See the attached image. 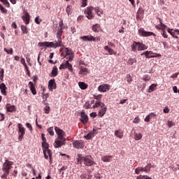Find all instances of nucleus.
Masks as SVG:
<instances>
[{
  "mask_svg": "<svg viewBox=\"0 0 179 179\" xmlns=\"http://www.w3.org/2000/svg\"><path fill=\"white\" fill-rule=\"evenodd\" d=\"M62 33H64V22L62 20L59 22V28L56 34L57 41L54 42H40L38 45L40 47H48L52 48H57V47H64L62 43Z\"/></svg>",
  "mask_w": 179,
  "mask_h": 179,
  "instance_id": "f257e3e1",
  "label": "nucleus"
},
{
  "mask_svg": "<svg viewBox=\"0 0 179 179\" xmlns=\"http://www.w3.org/2000/svg\"><path fill=\"white\" fill-rule=\"evenodd\" d=\"M76 160L77 164H82V163H83L85 166H93V164H96L94 161H93V157H92L91 155L83 157L82 155L78 154Z\"/></svg>",
  "mask_w": 179,
  "mask_h": 179,
  "instance_id": "f03ea898",
  "label": "nucleus"
},
{
  "mask_svg": "<svg viewBox=\"0 0 179 179\" xmlns=\"http://www.w3.org/2000/svg\"><path fill=\"white\" fill-rule=\"evenodd\" d=\"M92 108L99 109L98 116L101 117H104V115L107 113V106H106V104L101 101L96 102L95 104L93 105Z\"/></svg>",
  "mask_w": 179,
  "mask_h": 179,
  "instance_id": "7ed1b4c3",
  "label": "nucleus"
},
{
  "mask_svg": "<svg viewBox=\"0 0 179 179\" xmlns=\"http://www.w3.org/2000/svg\"><path fill=\"white\" fill-rule=\"evenodd\" d=\"M153 166H152L151 163L148 164L145 166H138L135 169L136 174H139L141 171L144 173H150V169H152Z\"/></svg>",
  "mask_w": 179,
  "mask_h": 179,
  "instance_id": "20e7f679",
  "label": "nucleus"
},
{
  "mask_svg": "<svg viewBox=\"0 0 179 179\" xmlns=\"http://www.w3.org/2000/svg\"><path fill=\"white\" fill-rule=\"evenodd\" d=\"M13 166V162H10L8 159L5 160V162L3 164L2 170L6 174H9L10 169Z\"/></svg>",
  "mask_w": 179,
  "mask_h": 179,
  "instance_id": "39448f33",
  "label": "nucleus"
},
{
  "mask_svg": "<svg viewBox=\"0 0 179 179\" xmlns=\"http://www.w3.org/2000/svg\"><path fill=\"white\" fill-rule=\"evenodd\" d=\"M17 128L19 129L18 131V141L21 142V141L23 139V137L24 135H26V129L23 127V124L18 123L17 124Z\"/></svg>",
  "mask_w": 179,
  "mask_h": 179,
  "instance_id": "423d86ee",
  "label": "nucleus"
},
{
  "mask_svg": "<svg viewBox=\"0 0 179 179\" xmlns=\"http://www.w3.org/2000/svg\"><path fill=\"white\" fill-rule=\"evenodd\" d=\"M55 132L56 134H57V138L60 141H66V138H65V131H64V130L59 129V127H55Z\"/></svg>",
  "mask_w": 179,
  "mask_h": 179,
  "instance_id": "0eeeda50",
  "label": "nucleus"
},
{
  "mask_svg": "<svg viewBox=\"0 0 179 179\" xmlns=\"http://www.w3.org/2000/svg\"><path fill=\"white\" fill-rule=\"evenodd\" d=\"M111 89V85L108 84H102L98 87L99 92L101 93H106Z\"/></svg>",
  "mask_w": 179,
  "mask_h": 179,
  "instance_id": "6e6552de",
  "label": "nucleus"
},
{
  "mask_svg": "<svg viewBox=\"0 0 179 179\" xmlns=\"http://www.w3.org/2000/svg\"><path fill=\"white\" fill-rule=\"evenodd\" d=\"M138 33L143 37H149L150 36H154V37H156V34L155 33L152 31H146L143 28H140L138 29Z\"/></svg>",
  "mask_w": 179,
  "mask_h": 179,
  "instance_id": "1a4fd4ad",
  "label": "nucleus"
},
{
  "mask_svg": "<svg viewBox=\"0 0 179 179\" xmlns=\"http://www.w3.org/2000/svg\"><path fill=\"white\" fill-rule=\"evenodd\" d=\"M42 148H43V155H44V157L45 159H48V155H47V153H48L49 152H51L50 149H48V148H50V145L48 144V143L45 142V143H42Z\"/></svg>",
  "mask_w": 179,
  "mask_h": 179,
  "instance_id": "9d476101",
  "label": "nucleus"
},
{
  "mask_svg": "<svg viewBox=\"0 0 179 179\" xmlns=\"http://www.w3.org/2000/svg\"><path fill=\"white\" fill-rule=\"evenodd\" d=\"M93 6H89L87 8V9L85 10V13L86 15V17L89 20H92L94 17V15H93Z\"/></svg>",
  "mask_w": 179,
  "mask_h": 179,
  "instance_id": "9b49d317",
  "label": "nucleus"
},
{
  "mask_svg": "<svg viewBox=\"0 0 179 179\" xmlns=\"http://www.w3.org/2000/svg\"><path fill=\"white\" fill-rule=\"evenodd\" d=\"M73 146L76 149H83L85 148V143L83 141H74L73 142Z\"/></svg>",
  "mask_w": 179,
  "mask_h": 179,
  "instance_id": "f8f14e48",
  "label": "nucleus"
},
{
  "mask_svg": "<svg viewBox=\"0 0 179 179\" xmlns=\"http://www.w3.org/2000/svg\"><path fill=\"white\" fill-rule=\"evenodd\" d=\"M80 121L83 122V124H87V122L89 121V117L83 110L80 113Z\"/></svg>",
  "mask_w": 179,
  "mask_h": 179,
  "instance_id": "ddd939ff",
  "label": "nucleus"
},
{
  "mask_svg": "<svg viewBox=\"0 0 179 179\" xmlns=\"http://www.w3.org/2000/svg\"><path fill=\"white\" fill-rule=\"evenodd\" d=\"M48 89L50 92H52V90L57 89V83H55V79L50 80L48 82Z\"/></svg>",
  "mask_w": 179,
  "mask_h": 179,
  "instance_id": "4468645a",
  "label": "nucleus"
},
{
  "mask_svg": "<svg viewBox=\"0 0 179 179\" xmlns=\"http://www.w3.org/2000/svg\"><path fill=\"white\" fill-rule=\"evenodd\" d=\"M145 14V10L142 8H138L136 19V20H142L143 19V15Z\"/></svg>",
  "mask_w": 179,
  "mask_h": 179,
  "instance_id": "2eb2a0df",
  "label": "nucleus"
},
{
  "mask_svg": "<svg viewBox=\"0 0 179 179\" xmlns=\"http://www.w3.org/2000/svg\"><path fill=\"white\" fill-rule=\"evenodd\" d=\"M22 19L23 22H24L25 24H29V23H30V14H29L27 11L24 12Z\"/></svg>",
  "mask_w": 179,
  "mask_h": 179,
  "instance_id": "dca6fc26",
  "label": "nucleus"
},
{
  "mask_svg": "<svg viewBox=\"0 0 179 179\" xmlns=\"http://www.w3.org/2000/svg\"><path fill=\"white\" fill-rule=\"evenodd\" d=\"M80 38L83 41H96V38L93 37V36H80Z\"/></svg>",
  "mask_w": 179,
  "mask_h": 179,
  "instance_id": "f3484780",
  "label": "nucleus"
},
{
  "mask_svg": "<svg viewBox=\"0 0 179 179\" xmlns=\"http://www.w3.org/2000/svg\"><path fill=\"white\" fill-rule=\"evenodd\" d=\"M6 110L8 113H13L14 111H16V106L14 105L7 103L6 106Z\"/></svg>",
  "mask_w": 179,
  "mask_h": 179,
  "instance_id": "a211bd4d",
  "label": "nucleus"
},
{
  "mask_svg": "<svg viewBox=\"0 0 179 179\" xmlns=\"http://www.w3.org/2000/svg\"><path fill=\"white\" fill-rule=\"evenodd\" d=\"M66 143V140H56L55 148H61V146H64Z\"/></svg>",
  "mask_w": 179,
  "mask_h": 179,
  "instance_id": "6ab92c4d",
  "label": "nucleus"
},
{
  "mask_svg": "<svg viewBox=\"0 0 179 179\" xmlns=\"http://www.w3.org/2000/svg\"><path fill=\"white\" fill-rule=\"evenodd\" d=\"M115 136L119 138V139H122L124 138V131L121 129H117L115 131Z\"/></svg>",
  "mask_w": 179,
  "mask_h": 179,
  "instance_id": "aec40b11",
  "label": "nucleus"
},
{
  "mask_svg": "<svg viewBox=\"0 0 179 179\" xmlns=\"http://www.w3.org/2000/svg\"><path fill=\"white\" fill-rule=\"evenodd\" d=\"M94 131L96 130L94 129L92 131H90L87 135L84 136V138L87 139V141H90V139L94 138V134H96Z\"/></svg>",
  "mask_w": 179,
  "mask_h": 179,
  "instance_id": "412c9836",
  "label": "nucleus"
},
{
  "mask_svg": "<svg viewBox=\"0 0 179 179\" xmlns=\"http://www.w3.org/2000/svg\"><path fill=\"white\" fill-rule=\"evenodd\" d=\"M155 117H157V115L155 113H150L148 115L145 117L144 121L145 122H150V120H152V118H155Z\"/></svg>",
  "mask_w": 179,
  "mask_h": 179,
  "instance_id": "4be33fe9",
  "label": "nucleus"
},
{
  "mask_svg": "<svg viewBox=\"0 0 179 179\" xmlns=\"http://www.w3.org/2000/svg\"><path fill=\"white\" fill-rule=\"evenodd\" d=\"M103 50H105V51H107L109 55H115V54H117V52L114 51V50L111 49L110 47L108 45L105 46L103 48Z\"/></svg>",
  "mask_w": 179,
  "mask_h": 179,
  "instance_id": "5701e85b",
  "label": "nucleus"
},
{
  "mask_svg": "<svg viewBox=\"0 0 179 179\" xmlns=\"http://www.w3.org/2000/svg\"><path fill=\"white\" fill-rule=\"evenodd\" d=\"M29 85L32 94L34 95L37 94V91H36V87H34V84L33 83V82L30 81L29 83Z\"/></svg>",
  "mask_w": 179,
  "mask_h": 179,
  "instance_id": "b1692460",
  "label": "nucleus"
},
{
  "mask_svg": "<svg viewBox=\"0 0 179 179\" xmlns=\"http://www.w3.org/2000/svg\"><path fill=\"white\" fill-rule=\"evenodd\" d=\"M6 89L7 87L5 83H2L1 84H0V90L3 96H6Z\"/></svg>",
  "mask_w": 179,
  "mask_h": 179,
  "instance_id": "393cba45",
  "label": "nucleus"
},
{
  "mask_svg": "<svg viewBox=\"0 0 179 179\" xmlns=\"http://www.w3.org/2000/svg\"><path fill=\"white\" fill-rule=\"evenodd\" d=\"M145 50H148L146 45L143 44V43L138 42V51H143Z\"/></svg>",
  "mask_w": 179,
  "mask_h": 179,
  "instance_id": "a878e982",
  "label": "nucleus"
},
{
  "mask_svg": "<svg viewBox=\"0 0 179 179\" xmlns=\"http://www.w3.org/2000/svg\"><path fill=\"white\" fill-rule=\"evenodd\" d=\"M51 75L54 78H55V76H57L58 75V68H57L56 66H55L52 68V72H51Z\"/></svg>",
  "mask_w": 179,
  "mask_h": 179,
  "instance_id": "bb28decb",
  "label": "nucleus"
},
{
  "mask_svg": "<svg viewBox=\"0 0 179 179\" xmlns=\"http://www.w3.org/2000/svg\"><path fill=\"white\" fill-rule=\"evenodd\" d=\"M142 136H143L142 134L136 133V131L134 132V138L135 139V141H141Z\"/></svg>",
  "mask_w": 179,
  "mask_h": 179,
  "instance_id": "cd10ccee",
  "label": "nucleus"
},
{
  "mask_svg": "<svg viewBox=\"0 0 179 179\" xmlns=\"http://www.w3.org/2000/svg\"><path fill=\"white\" fill-rule=\"evenodd\" d=\"M78 86L80 88L82 89V90H86V88L87 87V84L85 83L84 82H79Z\"/></svg>",
  "mask_w": 179,
  "mask_h": 179,
  "instance_id": "c85d7f7f",
  "label": "nucleus"
},
{
  "mask_svg": "<svg viewBox=\"0 0 179 179\" xmlns=\"http://www.w3.org/2000/svg\"><path fill=\"white\" fill-rule=\"evenodd\" d=\"M131 50L132 51H134V52H136L137 51V48H138V42L136 41H134L133 44L131 45Z\"/></svg>",
  "mask_w": 179,
  "mask_h": 179,
  "instance_id": "c756f323",
  "label": "nucleus"
},
{
  "mask_svg": "<svg viewBox=\"0 0 179 179\" xmlns=\"http://www.w3.org/2000/svg\"><path fill=\"white\" fill-rule=\"evenodd\" d=\"M86 73H87V69L81 66L80 69V71H79V74L80 75H86Z\"/></svg>",
  "mask_w": 179,
  "mask_h": 179,
  "instance_id": "7c9ffc66",
  "label": "nucleus"
},
{
  "mask_svg": "<svg viewBox=\"0 0 179 179\" xmlns=\"http://www.w3.org/2000/svg\"><path fill=\"white\" fill-rule=\"evenodd\" d=\"M92 30H93V31H95V32L100 31V24H96L95 25H93L92 26Z\"/></svg>",
  "mask_w": 179,
  "mask_h": 179,
  "instance_id": "2f4dec72",
  "label": "nucleus"
},
{
  "mask_svg": "<svg viewBox=\"0 0 179 179\" xmlns=\"http://www.w3.org/2000/svg\"><path fill=\"white\" fill-rule=\"evenodd\" d=\"M148 54H155V53H153L152 51H145V52L141 53V55H145V58L150 59V57L148 56Z\"/></svg>",
  "mask_w": 179,
  "mask_h": 179,
  "instance_id": "473e14b6",
  "label": "nucleus"
},
{
  "mask_svg": "<svg viewBox=\"0 0 179 179\" xmlns=\"http://www.w3.org/2000/svg\"><path fill=\"white\" fill-rule=\"evenodd\" d=\"M21 30L23 34H27L29 33V31H27V27L26 25H22Z\"/></svg>",
  "mask_w": 179,
  "mask_h": 179,
  "instance_id": "72a5a7b5",
  "label": "nucleus"
},
{
  "mask_svg": "<svg viewBox=\"0 0 179 179\" xmlns=\"http://www.w3.org/2000/svg\"><path fill=\"white\" fill-rule=\"evenodd\" d=\"M111 159V156L110 155H105L102 157V160L104 162H110V159Z\"/></svg>",
  "mask_w": 179,
  "mask_h": 179,
  "instance_id": "f704fd0d",
  "label": "nucleus"
},
{
  "mask_svg": "<svg viewBox=\"0 0 179 179\" xmlns=\"http://www.w3.org/2000/svg\"><path fill=\"white\" fill-rule=\"evenodd\" d=\"M135 63H136V59L129 58L127 61L128 65H134Z\"/></svg>",
  "mask_w": 179,
  "mask_h": 179,
  "instance_id": "c9c22d12",
  "label": "nucleus"
},
{
  "mask_svg": "<svg viewBox=\"0 0 179 179\" xmlns=\"http://www.w3.org/2000/svg\"><path fill=\"white\" fill-rule=\"evenodd\" d=\"M94 12H96V15L98 16H101L103 15V10H100V8L99 7L94 8Z\"/></svg>",
  "mask_w": 179,
  "mask_h": 179,
  "instance_id": "e433bc0d",
  "label": "nucleus"
},
{
  "mask_svg": "<svg viewBox=\"0 0 179 179\" xmlns=\"http://www.w3.org/2000/svg\"><path fill=\"white\" fill-rule=\"evenodd\" d=\"M4 51L5 52H6V54L13 55V49L12 48H10V49H6V48H4Z\"/></svg>",
  "mask_w": 179,
  "mask_h": 179,
  "instance_id": "4c0bfd02",
  "label": "nucleus"
},
{
  "mask_svg": "<svg viewBox=\"0 0 179 179\" xmlns=\"http://www.w3.org/2000/svg\"><path fill=\"white\" fill-rule=\"evenodd\" d=\"M156 87H157V84H152L149 87V90L150 92H155L156 90Z\"/></svg>",
  "mask_w": 179,
  "mask_h": 179,
  "instance_id": "58836bf2",
  "label": "nucleus"
},
{
  "mask_svg": "<svg viewBox=\"0 0 179 179\" xmlns=\"http://www.w3.org/2000/svg\"><path fill=\"white\" fill-rule=\"evenodd\" d=\"M0 2H2L6 6V8H10V3H9L8 0H0Z\"/></svg>",
  "mask_w": 179,
  "mask_h": 179,
  "instance_id": "ea45409f",
  "label": "nucleus"
},
{
  "mask_svg": "<svg viewBox=\"0 0 179 179\" xmlns=\"http://www.w3.org/2000/svg\"><path fill=\"white\" fill-rule=\"evenodd\" d=\"M66 68H68L72 72L73 71V68H72V64L69 63V61L66 62Z\"/></svg>",
  "mask_w": 179,
  "mask_h": 179,
  "instance_id": "a19ab883",
  "label": "nucleus"
},
{
  "mask_svg": "<svg viewBox=\"0 0 179 179\" xmlns=\"http://www.w3.org/2000/svg\"><path fill=\"white\" fill-rule=\"evenodd\" d=\"M46 155L49 156L50 164H52V152H51V151H48Z\"/></svg>",
  "mask_w": 179,
  "mask_h": 179,
  "instance_id": "79ce46f5",
  "label": "nucleus"
},
{
  "mask_svg": "<svg viewBox=\"0 0 179 179\" xmlns=\"http://www.w3.org/2000/svg\"><path fill=\"white\" fill-rule=\"evenodd\" d=\"M66 11L68 15H71L72 13V6H67Z\"/></svg>",
  "mask_w": 179,
  "mask_h": 179,
  "instance_id": "37998d69",
  "label": "nucleus"
},
{
  "mask_svg": "<svg viewBox=\"0 0 179 179\" xmlns=\"http://www.w3.org/2000/svg\"><path fill=\"white\" fill-rule=\"evenodd\" d=\"M50 108L48 105H46L45 107L43 108V111L45 114H50Z\"/></svg>",
  "mask_w": 179,
  "mask_h": 179,
  "instance_id": "c03bdc74",
  "label": "nucleus"
},
{
  "mask_svg": "<svg viewBox=\"0 0 179 179\" xmlns=\"http://www.w3.org/2000/svg\"><path fill=\"white\" fill-rule=\"evenodd\" d=\"M152 54H148V57H150V58H157L159 57H162V55L155 53V55H152Z\"/></svg>",
  "mask_w": 179,
  "mask_h": 179,
  "instance_id": "a18cd8bd",
  "label": "nucleus"
},
{
  "mask_svg": "<svg viewBox=\"0 0 179 179\" xmlns=\"http://www.w3.org/2000/svg\"><path fill=\"white\" fill-rule=\"evenodd\" d=\"M48 132L51 135V136H54V128L53 127H49L48 129Z\"/></svg>",
  "mask_w": 179,
  "mask_h": 179,
  "instance_id": "49530a36",
  "label": "nucleus"
},
{
  "mask_svg": "<svg viewBox=\"0 0 179 179\" xmlns=\"http://www.w3.org/2000/svg\"><path fill=\"white\" fill-rule=\"evenodd\" d=\"M160 26H161L160 29L162 31H165L164 29H166V27H167V26L166 24H164L163 22H162V20H160Z\"/></svg>",
  "mask_w": 179,
  "mask_h": 179,
  "instance_id": "de8ad7c7",
  "label": "nucleus"
},
{
  "mask_svg": "<svg viewBox=\"0 0 179 179\" xmlns=\"http://www.w3.org/2000/svg\"><path fill=\"white\" fill-rule=\"evenodd\" d=\"M0 10H1V13H8V10H6V8H5L3 6H2V5H0Z\"/></svg>",
  "mask_w": 179,
  "mask_h": 179,
  "instance_id": "09e8293b",
  "label": "nucleus"
},
{
  "mask_svg": "<svg viewBox=\"0 0 179 179\" xmlns=\"http://www.w3.org/2000/svg\"><path fill=\"white\" fill-rule=\"evenodd\" d=\"M3 73H5V71L3 70V69H1V70H0V79L1 80H3Z\"/></svg>",
  "mask_w": 179,
  "mask_h": 179,
  "instance_id": "8fccbe9b",
  "label": "nucleus"
},
{
  "mask_svg": "<svg viewBox=\"0 0 179 179\" xmlns=\"http://www.w3.org/2000/svg\"><path fill=\"white\" fill-rule=\"evenodd\" d=\"M64 52H66V55H71V50L68 48H64Z\"/></svg>",
  "mask_w": 179,
  "mask_h": 179,
  "instance_id": "3c124183",
  "label": "nucleus"
},
{
  "mask_svg": "<svg viewBox=\"0 0 179 179\" xmlns=\"http://www.w3.org/2000/svg\"><path fill=\"white\" fill-rule=\"evenodd\" d=\"M42 20L41 19H40V17L38 16V17H36L35 18V23H36V24H40V23H41Z\"/></svg>",
  "mask_w": 179,
  "mask_h": 179,
  "instance_id": "603ef678",
  "label": "nucleus"
},
{
  "mask_svg": "<svg viewBox=\"0 0 179 179\" xmlns=\"http://www.w3.org/2000/svg\"><path fill=\"white\" fill-rule=\"evenodd\" d=\"M94 177L95 178H97V179H101L103 178V176H101L100 173H94Z\"/></svg>",
  "mask_w": 179,
  "mask_h": 179,
  "instance_id": "864d4df0",
  "label": "nucleus"
},
{
  "mask_svg": "<svg viewBox=\"0 0 179 179\" xmlns=\"http://www.w3.org/2000/svg\"><path fill=\"white\" fill-rule=\"evenodd\" d=\"M85 108H86V110H89V108H90V107H92V105H90V103L89 102H86L84 105Z\"/></svg>",
  "mask_w": 179,
  "mask_h": 179,
  "instance_id": "5fc2aeb1",
  "label": "nucleus"
},
{
  "mask_svg": "<svg viewBox=\"0 0 179 179\" xmlns=\"http://www.w3.org/2000/svg\"><path fill=\"white\" fill-rule=\"evenodd\" d=\"M82 8L87 6V0H82Z\"/></svg>",
  "mask_w": 179,
  "mask_h": 179,
  "instance_id": "6e6d98bb",
  "label": "nucleus"
},
{
  "mask_svg": "<svg viewBox=\"0 0 179 179\" xmlns=\"http://www.w3.org/2000/svg\"><path fill=\"white\" fill-rule=\"evenodd\" d=\"M24 66L26 69L28 76H30V70H29V66H27V64H24Z\"/></svg>",
  "mask_w": 179,
  "mask_h": 179,
  "instance_id": "4d7b16f0",
  "label": "nucleus"
},
{
  "mask_svg": "<svg viewBox=\"0 0 179 179\" xmlns=\"http://www.w3.org/2000/svg\"><path fill=\"white\" fill-rule=\"evenodd\" d=\"M102 97H103V95H101V94L94 95V99H95V100H101V99Z\"/></svg>",
  "mask_w": 179,
  "mask_h": 179,
  "instance_id": "13d9d810",
  "label": "nucleus"
},
{
  "mask_svg": "<svg viewBox=\"0 0 179 179\" xmlns=\"http://www.w3.org/2000/svg\"><path fill=\"white\" fill-rule=\"evenodd\" d=\"M41 138H42V143L47 142V138H45V134H41Z\"/></svg>",
  "mask_w": 179,
  "mask_h": 179,
  "instance_id": "bf43d9fd",
  "label": "nucleus"
},
{
  "mask_svg": "<svg viewBox=\"0 0 179 179\" xmlns=\"http://www.w3.org/2000/svg\"><path fill=\"white\" fill-rule=\"evenodd\" d=\"M134 124H139L140 120L139 117H136L134 120H133Z\"/></svg>",
  "mask_w": 179,
  "mask_h": 179,
  "instance_id": "052dcab7",
  "label": "nucleus"
},
{
  "mask_svg": "<svg viewBox=\"0 0 179 179\" xmlns=\"http://www.w3.org/2000/svg\"><path fill=\"white\" fill-rule=\"evenodd\" d=\"M26 127L29 129V131H33V127L30 123H26Z\"/></svg>",
  "mask_w": 179,
  "mask_h": 179,
  "instance_id": "680f3d73",
  "label": "nucleus"
},
{
  "mask_svg": "<svg viewBox=\"0 0 179 179\" xmlns=\"http://www.w3.org/2000/svg\"><path fill=\"white\" fill-rule=\"evenodd\" d=\"M167 125L169 128H171V127H174V123L171 121H168Z\"/></svg>",
  "mask_w": 179,
  "mask_h": 179,
  "instance_id": "e2e57ef3",
  "label": "nucleus"
},
{
  "mask_svg": "<svg viewBox=\"0 0 179 179\" xmlns=\"http://www.w3.org/2000/svg\"><path fill=\"white\" fill-rule=\"evenodd\" d=\"M162 37H164V38H167L169 37V36L166 33V31H162Z\"/></svg>",
  "mask_w": 179,
  "mask_h": 179,
  "instance_id": "0e129e2a",
  "label": "nucleus"
},
{
  "mask_svg": "<svg viewBox=\"0 0 179 179\" xmlns=\"http://www.w3.org/2000/svg\"><path fill=\"white\" fill-rule=\"evenodd\" d=\"M80 178L81 179H87V174L83 173V174L80 175Z\"/></svg>",
  "mask_w": 179,
  "mask_h": 179,
  "instance_id": "69168bd1",
  "label": "nucleus"
},
{
  "mask_svg": "<svg viewBox=\"0 0 179 179\" xmlns=\"http://www.w3.org/2000/svg\"><path fill=\"white\" fill-rule=\"evenodd\" d=\"M127 82L129 83H131V82H132V77L131 76V75H127Z\"/></svg>",
  "mask_w": 179,
  "mask_h": 179,
  "instance_id": "338daca9",
  "label": "nucleus"
},
{
  "mask_svg": "<svg viewBox=\"0 0 179 179\" xmlns=\"http://www.w3.org/2000/svg\"><path fill=\"white\" fill-rule=\"evenodd\" d=\"M173 171H177V170H179V165L176 164L173 166Z\"/></svg>",
  "mask_w": 179,
  "mask_h": 179,
  "instance_id": "774afa93",
  "label": "nucleus"
}]
</instances>
